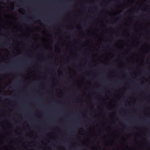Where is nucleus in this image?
<instances>
[{
  "label": "nucleus",
  "mask_w": 150,
  "mask_h": 150,
  "mask_svg": "<svg viewBox=\"0 0 150 150\" xmlns=\"http://www.w3.org/2000/svg\"><path fill=\"white\" fill-rule=\"evenodd\" d=\"M91 20H146L148 22V78H150V19H91Z\"/></svg>",
  "instance_id": "1"
},
{
  "label": "nucleus",
  "mask_w": 150,
  "mask_h": 150,
  "mask_svg": "<svg viewBox=\"0 0 150 150\" xmlns=\"http://www.w3.org/2000/svg\"><path fill=\"white\" fill-rule=\"evenodd\" d=\"M141 4H142V5H140L139 7L138 6V5H137L135 6L138 10L141 8L143 11L148 12L149 11V7L148 5L144 2L142 3Z\"/></svg>",
  "instance_id": "2"
},
{
  "label": "nucleus",
  "mask_w": 150,
  "mask_h": 150,
  "mask_svg": "<svg viewBox=\"0 0 150 150\" xmlns=\"http://www.w3.org/2000/svg\"><path fill=\"white\" fill-rule=\"evenodd\" d=\"M19 12L22 14H24L25 13V10L23 8H21L18 10Z\"/></svg>",
  "instance_id": "3"
},
{
  "label": "nucleus",
  "mask_w": 150,
  "mask_h": 150,
  "mask_svg": "<svg viewBox=\"0 0 150 150\" xmlns=\"http://www.w3.org/2000/svg\"><path fill=\"white\" fill-rule=\"evenodd\" d=\"M132 3H134V1L133 0H132Z\"/></svg>",
  "instance_id": "4"
},
{
  "label": "nucleus",
  "mask_w": 150,
  "mask_h": 150,
  "mask_svg": "<svg viewBox=\"0 0 150 150\" xmlns=\"http://www.w3.org/2000/svg\"><path fill=\"white\" fill-rule=\"evenodd\" d=\"M133 10V8L130 9V11H131V10Z\"/></svg>",
  "instance_id": "5"
},
{
  "label": "nucleus",
  "mask_w": 150,
  "mask_h": 150,
  "mask_svg": "<svg viewBox=\"0 0 150 150\" xmlns=\"http://www.w3.org/2000/svg\"><path fill=\"white\" fill-rule=\"evenodd\" d=\"M128 2H129V1L128 0Z\"/></svg>",
  "instance_id": "6"
},
{
  "label": "nucleus",
  "mask_w": 150,
  "mask_h": 150,
  "mask_svg": "<svg viewBox=\"0 0 150 150\" xmlns=\"http://www.w3.org/2000/svg\"><path fill=\"white\" fill-rule=\"evenodd\" d=\"M8 19H9V18H8Z\"/></svg>",
  "instance_id": "7"
},
{
  "label": "nucleus",
  "mask_w": 150,
  "mask_h": 150,
  "mask_svg": "<svg viewBox=\"0 0 150 150\" xmlns=\"http://www.w3.org/2000/svg\"><path fill=\"white\" fill-rule=\"evenodd\" d=\"M116 19H117V18H116Z\"/></svg>",
  "instance_id": "8"
}]
</instances>
